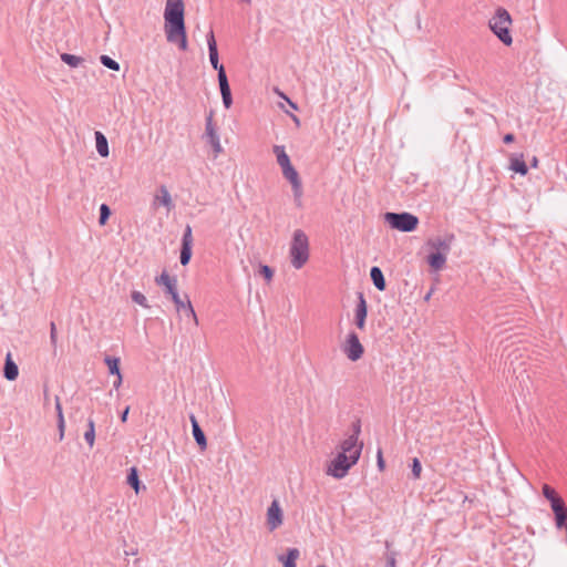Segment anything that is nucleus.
Here are the masks:
<instances>
[{
	"label": "nucleus",
	"instance_id": "1",
	"mask_svg": "<svg viewBox=\"0 0 567 567\" xmlns=\"http://www.w3.org/2000/svg\"><path fill=\"white\" fill-rule=\"evenodd\" d=\"M185 4L183 0H166L164 10V30L168 42L176 43L181 50H187L185 27Z\"/></svg>",
	"mask_w": 567,
	"mask_h": 567
},
{
	"label": "nucleus",
	"instance_id": "2",
	"mask_svg": "<svg viewBox=\"0 0 567 567\" xmlns=\"http://www.w3.org/2000/svg\"><path fill=\"white\" fill-rule=\"evenodd\" d=\"M310 239L300 228L295 229L288 244V260L292 269L301 270L310 260Z\"/></svg>",
	"mask_w": 567,
	"mask_h": 567
},
{
	"label": "nucleus",
	"instance_id": "3",
	"mask_svg": "<svg viewBox=\"0 0 567 567\" xmlns=\"http://www.w3.org/2000/svg\"><path fill=\"white\" fill-rule=\"evenodd\" d=\"M157 285L164 286L166 292L171 296L173 302L177 310L185 309L187 316L193 319L195 324H198L197 315L192 306V302L187 300L186 302L179 297L177 291V280L168 275V272L163 271L159 277L155 279Z\"/></svg>",
	"mask_w": 567,
	"mask_h": 567
},
{
	"label": "nucleus",
	"instance_id": "4",
	"mask_svg": "<svg viewBox=\"0 0 567 567\" xmlns=\"http://www.w3.org/2000/svg\"><path fill=\"white\" fill-rule=\"evenodd\" d=\"M274 153L277 157V163L281 167L285 178H287L291 184L295 197L299 199L302 196V184L298 172L292 166L290 158L286 153L285 147L281 145H276L274 146Z\"/></svg>",
	"mask_w": 567,
	"mask_h": 567
},
{
	"label": "nucleus",
	"instance_id": "5",
	"mask_svg": "<svg viewBox=\"0 0 567 567\" xmlns=\"http://www.w3.org/2000/svg\"><path fill=\"white\" fill-rule=\"evenodd\" d=\"M512 18L504 8H498L489 20V28L494 34L505 44L511 45L513 38L511 34Z\"/></svg>",
	"mask_w": 567,
	"mask_h": 567
},
{
	"label": "nucleus",
	"instance_id": "6",
	"mask_svg": "<svg viewBox=\"0 0 567 567\" xmlns=\"http://www.w3.org/2000/svg\"><path fill=\"white\" fill-rule=\"evenodd\" d=\"M544 497L550 503L551 511L555 515L556 526L561 528L566 527L567 524V508L564 499L558 493L548 484H544L542 487Z\"/></svg>",
	"mask_w": 567,
	"mask_h": 567
},
{
	"label": "nucleus",
	"instance_id": "7",
	"mask_svg": "<svg viewBox=\"0 0 567 567\" xmlns=\"http://www.w3.org/2000/svg\"><path fill=\"white\" fill-rule=\"evenodd\" d=\"M383 218L392 229L403 233L413 231L419 225V218L410 213H385Z\"/></svg>",
	"mask_w": 567,
	"mask_h": 567
},
{
	"label": "nucleus",
	"instance_id": "8",
	"mask_svg": "<svg viewBox=\"0 0 567 567\" xmlns=\"http://www.w3.org/2000/svg\"><path fill=\"white\" fill-rule=\"evenodd\" d=\"M362 447L363 444L359 442V430H357L353 434L340 443L338 447V454H343L352 463H357L360 458Z\"/></svg>",
	"mask_w": 567,
	"mask_h": 567
},
{
	"label": "nucleus",
	"instance_id": "9",
	"mask_svg": "<svg viewBox=\"0 0 567 567\" xmlns=\"http://www.w3.org/2000/svg\"><path fill=\"white\" fill-rule=\"evenodd\" d=\"M357 463H352L347 456L343 454H338L328 462L326 466V474L337 480L343 478L349 470L355 465Z\"/></svg>",
	"mask_w": 567,
	"mask_h": 567
},
{
	"label": "nucleus",
	"instance_id": "10",
	"mask_svg": "<svg viewBox=\"0 0 567 567\" xmlns=\"http://www.w3.org/2000/svg\"><path fill=\"white\" fill-rule=\"evenodd\" d=\"M342 352L350 361H358L364 353V348L355 332H349L341 346Z\"/></svg>",
	"mask_w": 567,
	"mask_h": 567
},
{
	"label": "nucleus",
	"instance_id": "11",
	"mask_svg": "<svg viewBox=\"0 0 567 567\" xmlns=\"http://www.w3.org/2000/svg\"><path fill=\"white\" fill-rule=\"evenodd\" d=\"M284 523V513L277 499H274L267 509L266 524L270 532L280 527Z\"/></svg>",
	"mask_w": 567,
	"mask_h": 567
},
{
	"label": "nucleus",
	"instance_id": "12",
	"mask_svg": "<svg viewBox=\"0 0 567 567\" xmlns=\"http://www.w3.org/2000/svg\"><path fill=\"white\" fill-rule=\"evenodd\" d=\"M205 134L208 140V143L210 144V146L214 150V153L216 155H219L220 153H223L224 150H223V146H221V143L219 140V135H218L217 128L213 122V114H209L206 118Z\"/></svg>",
	"mask_w": 567,
	"mask_h": 567
},
{
	"label": "nucleus",
	"instance_id": "13",
	"mask_svg": "<svg viewBox=\"0 0 567 567\" xmlns=\"http://www.w3.org/2000/svg\"><path fill=\"white\" fill-rule=\"evenodd\" d=\"M367 316H368L367 301H365L363 295H360L359 302L357 305L355 312H354V321H355V326L358 327L359 330H364Z\"/></svg>",
	"mask_w": 567,
	"mask_h": 567
},
{
	"label": "nucleus",
	"instance_id": "14",
	"mask_svg": "<svg viewBox=\"0 0 567 567\" xmlns=\"http://www.w3.org/2000/svg\"><path fill=\"white\" fill-rule=\"evenodd\" d=\"M218 82L223 97V103L226 109H229L231 106L233 99L225 70H220V74H218Z\"/></svg>",
	"mask_w": 567,
	"mask_h": 567
},
{
	"label": "nucleus",
	"instance_id": "15",
	"mask_svg": "<svg viewBox=\"0 0 567 567\" xmlns=\"http://www.w3.org/2000/svg\"><path fill=\"white\" fill-rule=\"evenodd\" d=\"M153 205L155 207L157 205H162L167 209V212H171L173 209V199L168 189L165 186H161L157 193L155 194Z\"/></svg>",
	"mask_w": 567,
	"mask_h": 567
},
{
	"label": "nucleus",
	"instance_id": "16",
	"mask_svg": "<svg viewBox=\"0 0 567 567\" xmlns=\"http://www.w3.org/2000/svg\"><path fill=\"white\" fill-rule=\"evenodd\" d=\"M4 378L9 381H14L19 375V369L16 362L12 359V354L9 352L6 357L4 369H3Z\"/></svg>",
	"mask_w": 567,
	"mask_h": 567
},
{
	"label": "nucleus",
	"instance_id": "17",
	"mask_svg": "<svg viewBox=\"0 0 567 567\" xmlns=\"http://www.w3.org/2000/svg\"><path fill=\"white\" fill-rule=\"evenodd\" d=\"M192 427H193V435L197 444L202 450H205L207 446V441L205 437L204 432L198 425V422L194 415L190 416Z\"/></svg>",
	"mask_w": 567,
	"mask_h": 567
},
{
	"label": "nucleus",
	"instance_id": "18",
	"mask_svg": "<svg viewBox=\"0 0 567 567\" xmlns=\"http://www.w3.org/2000/svg\"><path fill=\"white\" fill-rule=\"evenodd\" d=\"M427 262L433 270H441L445 266L446 254H442L441 251L433 252L427 257Z\"/></svg>",
	"mask_w": 567,
	"mask_h": 567
},
{
	"label": "nucleus",
	"instance_id": "19",
	"mask_svg": "<svg viewBox=\"0 0 567 567\" xmlns=\"http://www.w3.org/2000/svg\"><path fill=\"white\" fill-rule=\"evenodd\" d=\"M95 142H96L97 153L102 157H107L110 154V151H109V144H107L106 137L101 132H96L95 133Z\"/></svg>",
	"mask_w": 567,
	"mask_h": 567
},
{
	"label": "nucleus",
	"instance_id": "20",
	"mask_svg": "<svg viewBox=\"0 0 567 567\" xmlns=\"http://www.w3.org/2000/svg\"><path fill=\"white\" fill-rule=\"evenodd\" d=\"M511 169L516 172V173H519L522 175H526L527 174L528 168H527V165H526V163L524 161L523 155L511 158Z\"/></svg>",
	"mask_w": 567,
	"mask_h": 567
},
{
	"label": "nucleus",
	"instance_id": "21",
	"mask_svg": "<svg viewBox=\"0 0 567 567\" xmlns=\"http://www.w3.org/2000/svg\"><path fill=\"white\" fill-rule=\"evenodd\" d=\"M299 554L300 553L297 548H290L287 556H280L279 560L282 563L284 567H296V560L298 559Z\"/></svg>",
	"mask_w": 567,
	"mask_h": 567
},
{
	"label": "nucleus",
	"instance_id": "22",
	"mask_svg": "<svg viewBox=\"0 0 567 567\" xmlns=\"http://www.w3.org/2000/svg\"><path fill=\"white\" fill-rule=\"evenodd\" d=\"M371 279L374 284V286L380 290L383 291L385 289V280L383 277V274L380 268L373 267L370 272Z\"/></svg>",
	"mask_w": 567,
	"mask_h": 567
},
{
	"label": "nucleus",
	"instance_id": "23",
	"mask_svg": "<svg viewBox=\"0 0 567 567\" xmlns=\"http://www.w3.org/2000/svg\"><path fill=\"white\" fill-rule=\"evenodd\" d=\"M61 60L71 68H78L83 63V59L81 56L70 53L61 54Z\"/></svg>",
	"mask_w": 567,
	"mask_h": 567
},
{
	"label": "nucleus",
	"instance_id": "24",
	"mask_svg": "<svg viewBox=\"0 0 567 567\" xmlns=\"http://www.w3.org/2000/svg\"><path fill=\"white\" fill-rule=\"evenodd\" d=\"M84 439L90 447H93L95 443V425L93 420L87 422V431L84 433Z\"/></svg>",
	"mask_w": 567,
	"mask_h": 567
},
{
	"label": "nucleus",
	"instance_id": "25",
	"mask_svg": "<svg viewBox=\"0 0 567 567\" xmlns=\"http://www.w3.org/2000/svg\"><path fill=\"white\" fill-rule=\"evenodd\" d=\"M105 363H106L111 374H115V375L121 374V371H120V359L106 357L105 358Z\"/></svg>",
	"mask_w": 567,
	"mask_h": 567
},
{
	"label": "nucleus",
	"instance_id": "26",
	"mask_svg": "<svg viewBox=\"0 0 567 567\" xmlns=\"http://www.w3.org/2000/svg\"><path fill=\"white\" fill-rule=\"evenodd\" d=\"M127 483L134 488L135 493L138 494L140 480H138V475H137V470L135 467L131 468L130 474L127 476Z\"/></svg>",
	"mask_w": 567,
	"mask_h": 567
},
{
	"label": "nucleus",
	"instance_id": "27",
	"mask_svg": "<svg viewBox=\"0 0 567 567\" xmlns=\"http://www.w3.org/2000/svg\"><path fill=\"white\" fill-rule=\"evenodd\" d=\"M100 61L104 66H106L110 70H113V71L120 70V64L115 60L111 59L107 55H101Z\"/></svg>",
	"mask_w": 567,
	"mask_h": 567
},
{
	"label": "nucleus",
	"instance_id": "28",
	"mask_svg": "<svg viewBox=\"0 0 567 567\" xmlns=\"http://www.w3.org/2000/svg\"><path fill=\"white\" fill-rule=\"evenodd\" d=\"M209 61L212 66L218 71V74H220V70H225L224 66L219 64L218 50L209 51Z\"/></svg>",
	"mask_w": 567,
	"mask_h": 567
},
{
	"label": "nucleus",
	"instance_id": "29",
	"mask_svg": "<svg viewBox=\"0 0 567 567\" xmlns=\"http://www.w3.org/2000/svg\"><path fill=\"white\" fill-rule=\"evenodd\" d=\"M431 246L441 251L442 254H446L450 250V241L437 239L431 243Z\"/></svg>",
	"mask_w": 567,
	"mask_h": 567
},
{
	"label": "nucleus",
	"instance_id": "30",
	"mask_svg": "<svg viewBox=\"0 0 567 567\" xmlns=\"http://www.w3.org/2000/svg\"><path fill=\"white\" fill-rule=\"evenodd\" d=\"M132 300L136 302L137 305L142 306L143 308H148L147 299L146 297L140 292V291H133L132 292Z\"/></svg>",
	"mask_w": 567,
	"mask_h": 567
},
{
	"label": "nucleus",
	"instance_id": "31",
	"mask_svg": "<svg viewBox=\"0 0 567 567\" xmlns=\"http://www.w3.org/2000/svg\"><path fill=\"white\" fill-rule=\"evenodd\" d=\"M192 258V247L182 246L181 250V264L186 266Z\"/></svg>",
	"mask_w": 567,
	"mask_h": 567
},
{
	"label": "nucleus",
	"instance_id": "32",
	"mask_svg": "<svg viewBox=\"0 0 567 567\" xmlns=\"http://www.w3.org/2000/svg\"><path fill=\"white\" fill-rule=\"evenodd\" d=\"M110 215H111V210H110L109 206L105 204H102L100 207V219H99L100 225H102V226L105 225Z\"/></svg>",
	"mask_w": 567,
	"mask_h": 567
},
{
	"label": "nucleus",
	"instance_id": "33",
	"mask_svg": "<svg viewBox=\"0 0 567 567\" xmlns=\"http://www.w3.org/2000/svg\"><path fill=\"white\" fill-rule=\"evenodd\" d=\"M259 274L266 279L267 282H270L272 280L274 270L269 266L261 265L259 267Z\"/></svg>",
	"mask_w": 567,
	"mask_h": 567
},
{
	"label": "nucleus",
	"instance_id": "34",
	"mask_svg": "<svg viewBox=\"0 0 567 567\" xmlns=\"http://www.w3.org/2000/svg\"><path fill=\"white\" fill-rule=\"evenodd\" d=\"M182 246L192 247L193 246V235L190 226H186L185 233L182 240Z\"/></svg>",
	"mask_w": 567,
	"mask_h": 567
},
{
	"label": "nucleus",
	"instance_id": "35",
	"mask_svg": "<svg viewBox=\"0 0 567 567\" xmlns=\"http://www.w3.org/2000/svg\"><path fill=\"white\" fill-rule=\"evenodd\" d=\"M412 473H413V477L415 480H419L421 477L422 465H421L420 460L416 457H414L412 461Z\"/></svg>",
	"mask_w": 567,
	"mask_h": 567
},
{
	"label": "nucleus",
	"instance_id": "36",
	"mask_svg": "<svg viewBox=\"0 0 567 567\" xmlns=\"http://www.w3.org/2000/svg\"><path fill=\"white\" fill-rule=\"evenodd\" d=\"M207 44H208V51L217 50V42H216V39H215V35H214L213 31H210L207 34Z\"/></svg>",
	"mask_w": 567,
	"mask_h": 567
},
{
	"label": "nucleus",
	"instance_id": "37",
	"mask_svg": "<svg viewBox=\"0 0 567 567\" xmlns=\"http://www.w3.org/2000/svg\"><path fill=\"white\" fill-rule=\"evenodd\" d=\"M58 427H59V440L62 441L64 439V432H65L64 416H61L58 419Z\"/></svg>",
	"mask_w": 567,
	"mask_h": 567
},
{
	"label": "nucleus",
	"instance_id": "38",
	"mask_svg": "<svg viewBox=\"0 0 567 567\" xmlns=\"http://www.w3.org/2000/svg\"><path fill=\"white\" fill-rule=\"evenodd\" d=\"M50 339H51L52 344L55 346L58 342V332H56V327H55L54 322H51Z\"/></svg>",
	"mask_w": 567,
	"mask_h": 567
},
{
	"label": "nucleus",
	"instance_id": "39",
	"mask_svg": "<svg viewBox=\"0 0 567 567\" xmlns=\"http://www.w3.org/2000/svg\"><path fill=\"white\" fill-rule=\"evenodd\" d=\"M377 463H378V467L381 472L384 471L385 468V462H384V458H383V455H382V451H379L378 452V455H377Z\"/></svg>",
	"mask_w": 567,
	"mask_h": 567
},
{
	"label": "nucleus",
	"instance_id": "40",
	"mask_svg": "<svg viewBox=\"0 0 567 567\" xmlns=\"http://www.w3.org/2000/svg\"><path fill=\"white\" fill-rule=\"evenodd\" d=\"M55 410H56V413H58V419L61 417V416H64L59 396L55 398Z\"/></svg>",
	"mask_w": 567,
	"mask_h": 567
},
{
	"label": "nucleus",
	"instance_id": "41",
	"mask_svg": "<svg viewBox=\"0 0 567 567\" xmlns=\"http://www.w3.org/2000/svg\"><path fill=\"white\" fill-rule=\"evenodd\" d=\"M513 141H514V135H513V134H511V133H509V134H506V135L504 136V142H505L506 144L512 143Z\"/></svg>",
	"mask_w": 567,
	"mask_h": 567
},
{
	"label": "nucleus",
	"instance_id": "42",
	"mask_svg": "<svg viewBox=\"0 0 567 567\" xmlns=\"http://www.w3.org/2000/svg\"><path fill=\"white\" fill-rule=\"evenodd\" d=\"M128 412H130V408L127 406V408L124 410V412L122 413V415H121V420H122V422H126V420H127V415H128Z\"/></svg>",
	"mask_w": 567,
	"mask_h": 567
},
{
	"label": "nucleus",
	"instance_id": "43",
	"mask_svg": "<svg viewBox=\"0 0 567 567\" xmlns=\"http://www.w3.org/2000/svg\"><path fill=\"white\" fill-rule=\"evenodd\" d=\"M122 384V374L116 375V381L114 382V388L117 389Z\"/></svg>",
	"mask_w": 567,
	"mask_h": 567
},
{
	"label": "nucleus",
	"instance_id": "44",
	"mask_svg": "<svg viewBox=\"0 0 567 567\" xmlns=\"http://www.w3.org/2000/svg\"><path fill=\"white\" fill-rule=\"evenodd\" d=\"M532 164H533V166H534V167H536V166L538 165V159H537L536 157H534V159H533V163H532Z\"/></svg>",
	"mask_w": 567,
	"mask_h": 567
},
{
	"label": "nucleus",
	"instance_id": "45",
	"mask_svg": "<svg viewBox=\"0 0 567 567\" xmlns=\"http://www.w3.org/2000/svg\"><path fill=\"white\" fill-rule=\"evenodd\" d=\"M431 297V293H427L426 297H425V300H429Z\"/></svg>",
	"mask_w": 567,
	"mask_h": 567
},
{
	"label": "nucleus",
	"instance_id": "46",
	"mask_svg": "<svg viewBox=\"0 0 567 567\" xmlns=\"http://www.w3.org/2000/svg\"><path fill=\"white\" fill-rule=\"evenodd\" d=\"M318 567H327V566H324V565H320V566H318Z\"/></svg>",
	"mask_w": 567,
	"mask_h": 567
}]
</instances>
